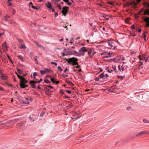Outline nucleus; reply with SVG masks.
<instances>
[{
	"mask_svg": "<svg viewBox=\"0 0 149 149\" xmlns=\"http://www.w3.org/2000/svg\"><path fill=\"white\" fill-rule=\"evenodd\" d=\"M65 60L68 62L69 63L72 64L73 65L78 64V62H77L78 60L77 58L74 57L69 58L68 59L65 58Z\"/></svg>",
	"mask_w": 149,
	"mask_h": 149,
	"instance_id": "obj_1",
	"label": "nucleus"
},
{
	"mask_svg": "<svg viewBox=\"0 0 149 149\" xmlns=\"http://www.w3.org/2000/svg\"><path fill=\"white\" fill-rule=\"evenodd\" d=\"M20 80V83L19 84V85L21 88H25L28 86V85H25V84L27 82V81L23 77Z\"/></svg>",
	"mask_w": 149,
	"mask_h": 149,
	"instance_id": "obj_2",
	"label": "nucleus"
},
{
	"mask_svg": "<svg viewBox=\"0 0 149 149\" xmlns=\"http://www.w3.org/2000/svg\"><path fill=\"white\" fill-rule=\"evenodd\" d=\"M87 51L88 52V54L89 56L91 57L93 56V54L92 55H91V52H92L91 50L90 49L89 50L87 51L85 47H82L79 51L80 53L81 54H83V53L84 52Z\"/></svg>",
	"mask_w": 149,
	"mask_h": 149,
	"instance_id": "obj_3",
	"label": "nucleus"
},
{
	"mask_svg": "<svg viewBox=\"0 0 149 149\" xmlns=\"http://www.w3.org/2000/svg\"><path fill=\"white\" fill-rule=\"evenodd\" d=\"M106 42L108 44L110 48L111 49L114 47L113 48L115 49L116 46H115L114 42H113L112 41L109 40H106Z\"/></svg>",
	"mask_w": 149,
	"mask_h": 149,
	"instance_id": "obj_4",
	"label": "nucleus"
},
{
	"mask_svg": "<svg viewBox=\"0 0 149 149\" xmlns=\"http://www.w3.org/2000/svg\"><path fill=\"white\" fill-rule=\"evenodd\" d=\"M125 59L124 57L122 56H117L116 58L115 59V61L116 62H119L120 61V60H123Z\"/></svg>",
	"mask_w": 149,
	"mask_h": 149,
	"instance_id": "obj_5",
	"label": "nucleus"
},
{
	"mask_svg": "<svg viewBox=\"0 0 149 149\" xmlns=\"http://www.w3.org/2000/svg\"><path fill=\"white\" fill-rule=\"evenodd\" d=\"M68 8L67 7H63L62 10V13L63 14V15L65 16L68 11Z\"/></svg>",
	"mask_w": 149,
	"mask_h": 149,
	"instance_id": "obj_6",
	"label": "nucleus"
},
{
	"mask_svg": "<svg viewBox=\"0 0 149 149\" xmlns=\"http://www.w3.org/2000/svg\"><path fill=\"white\" fill-rule=\"evenodd\" d=\"M148 134L149 133L148 132L146 131H143L141 132L140 133L136 134V136L137 137H140L144 134Z\"/></svg>",
	"mask_w": 149,
	"mask_h": 149,
	"instance_id": "obj_7",
	"label": "nucleus"
},
{
	"mask_svg": "<svg viewBox=\"0 0 149 149\" xmlns=\"http://www.w3.org/2000/svg\"><path fill=\"white\" fill-rule=\"evenodd\" d=\"M2 49L4 51L8 50V47L6 45V42H5L2 44Z\"/></svg>",
	"mask_w": 149,
	"mask_h": 149,
	"instance_id": "obj_8",
	"label": "nucleus"
},
{
	"mask_svg": "<svg viewBox=\"0 0 149 149\" xmlns=\"http://www.w3.org/2000/svg\"><path fill=\"white\" fill-rule=\"evenodd\" d=\"M141 0H136V2L134 1H132L130 4V5L132 6H136L137 5L138 3H139L141 1Z\"/></svg>",
	"mask_w": 149,
	"mask_h": 149,
	"instance_id": "obj_9",
	"label": "nucleus"
},
{
	"mask_svg": "<svg viewBox=\"0 0 149 149\" xmlns=\"http://www.w3.org/2000/svg\"><path fill=\"white\" fill-rule=\"evenodd\" d=\"M144 21L146 23V26L149 27V17H146L145 18Z\"/></svg>",
	"mask_w": 149,
	"mask_h": 149,
	"instance_id": "obj_10",
	"label": "nucleus"
},
{
	"mask_svg": "<svg viewBox=\"0 0 149 149\" xmlns=\"http://www.w3.org/2000/svg\"><path fill=\"white\" fill-rule=\"evenodd\" d=\"M46 6L49 9H52V5L49 2H47L45 4Z\"/></svg>",
	"mask_w": 149,
	"mask_h": 149,
	"instance_id": "obj_11",
	"label": "nucleus"
},
{
	"mask_svg": "<svg viewBox=\"0 0 149 149\" xmlns=\"http://www.w3.org/2000/svg\"><path fill=\"white\" fill-rule=\"evenodd\" d=\"M143 5L145 8L148 9L149 8V3L147 1H145L143 3Z\"/></svg>",
	"mask_w": 149,
	"mask_h": 149,
	"instance_id": "obj_12",
	"label": "nucleus"
},
{
	"mask_svg": "<svg viewBox=\"0 0 149 149\" xmlns=\"http://www.w3.org/2000/svg\"><path fill=\"white\" fill-rule=\"evenodd\" d=\"M100 79H105L107 78L104 73H102L100 75Z\"/></svg>",
	"mask_w": 149,
	"mask_h": 149,
	"instance_id": "obj_13",
	"label": "nucleus"
},
{
	"mask_svg": "<svg viewBox=\"0 0 149 149\" xmlns=\"http://www.w3.org/2000/svg\"><path fill=\"white\" fill-rule=\"evenodd\" d=\"M65 81L66 82V83L70 85L71 86H73V84H72V82L71 81H69V80L68 79H66Z\"/></svg>",
	"mask_w": 149,
	"mask_h": 149,
	"instance_id": "obj_14",
	"label": "nucleus"
},
{
	"mask_svg": "<svg viewBox=\"0 0 149 149\" xmlns=\"http://www.w3.org/2000/svg\"><path fill=\"white\" fill-rule=\"evenodd\" d=\"M147 33V32H145L144 33H143L142 34V38H143L144 40L145 41H146V33Z\"/></svg>",
	"mask_w": 149,
	"mask_h": 149,
	"instance_id": "obj_15",
	"label": "nucleus"
},
{
	"mask_svg": "<svg viewBox=\"0 0 149 149\" xmlns=\"http://www.w3.org/2000/svg\"><path fill=\"white\" fill-rule=\"evenodd\" d=\"M1 77L3 79L5 80H6L8 78L7 76H6L5 75H4L3 74H1Z\"/></svg>",
	"mask_w": 149,
	"mask_h": 149,
	"instance_id": "obj_16",
	"label": "nucleus"
},
{
	"mask_svg": "<svg viewBox=\"0 0 149 149\" xmlns=\"http://www.w3.org/2000/svg\"><path fill=\"white\" fill-rule=\"evenodd\" d=\"M17 57L21 61H24V58L22 56L19 55L17 56Z\"/></svg>",
	"mask_w": 149,
	"mask_h": 149,
	"instance_id": "obj_17",
	"label": "nucleus"
},
{
	"mask_svg": "<svg viewBox=\"0 0 149 149\" xmlns=\"http://www.w3.org/2000/svg\"><path fill=\"white\" fill-rule=\"evenodd\" d=\"M144 14V15H149V9H148V8L147 9L145 10Z\"/></svg>",
	"mask_w": 149,
	"mask_h": 149,
	"instance_id": "obj_18",
	"label": "nucleus"
},
{
	"mask_svg": "<svg viewBox=\"0 0 149 149\" xmlns=\"http://www.w3.org/2000/svg\"><path fill=\"white\" fill-rule=\"evenodd\" d=\"M139 58L140 60H145V59L146 58V56H143L142 57H141L140 56H139Z\"/></svg>",
	"mask_w": 149,
	"mask_h": 149,
	"instance_id": "obj_19",
	"label": "nucleus"
},
{
	"mask_svg": "<svg viewBox=\"0 0 149 149\" xmlns=\"http://www.w3.org/2000/svg\"><path fill=\"white\" fill-rule=\"evenodd\" d=\"M108 16V15H106L105 14H104L103 15L102 17H104L106 20H109V18L107 17Z\"/></svg>",
	"mask_w": 149,
	"mask_h": 149,
	"instance_id": "obj_20",
	"label": "nucleus"
},
{
	"mask_svg": "<svg viewBox=\"0 0 149 149\" xmlns=\"http://www.w3.org/2000/svg\"><path fill=\"white\" fill-rule=\"evenodd\" d=\"M38 47L41 48V49L45 50V48L44 47H43L42 46H41L39 44V43L37 45Z\"/></svg>",
	"mask_w": 149,
	"mask_h": 149,
	"instance_id": "obj_21",
	"label": "nucleus"
},
{
	"mask_svg": "<svg viewBox=\"0 0 149 149\" xmlns=\"http://www.w3.org/2000/svg\"><path fill=\"white\" fill-rule=\"evenodd\" d=\"M30 84L32 86V88H36V86L35 85V84H34V83H30Z\"/></svg>",
	"mask_w": 149,
	"mask_h": 149,
	"instance_id": "obj_22",
	"label": "nucleus"
},
{
	"mask_svg": "<svg viewBox=\"0 0 149 149\" xmlns=\"http://www.w3.org/2000/svg\"><path fill=\"white\" fill-rule=\"evenodd\" d=\"M10 15H7L6 16L5 18V20L7 21L8 19L10 18Z\"/></svg>",
	"mask_w": 149,
	"mask_h": 149,
	"instance_id": "obj_23",
	"label": "nucleus"
},
{
	"mask_svg": "<svg viewBox=\"0 0 149 149\" xmlns=\"http://www.w3.org/2000/svg\"><path fill=\"white\" fill-rule=\"evenodd\" d=\"M17 39L18 42H20L21 43H22L23 42V40L19 38H17Z\"/></svg>",
	"mask_w": 149,
	"mask_h": 149,
	"instance_id": "obj_24",
	"label": "nucleus"
},
{
	"mask_svg": "<svg viewBox=\"0 0 149 149\" xmlns=\"http://www.w3.org/2000/svg\"><path fill=\"white\" fill-rule=\"evenodd\" d=\"M17 71L20 74H22V71L20 69H17Z\"/></svg>",
	"mask_w": 149,
	"mask_h": 149,
	"instance_id": "obj_25",
	"label": "nucleus"
},
{
	"mask_svg": "<svg viewBox=\"0 0 149 149\" xmlns=\"http://www.w3.org/2000/svg\"><path fill=\"white\" fill-rule=\"evenodd\" d=\"M38 81H30L29 83H34V84H35L36 83H38Z\"/></svg>",
	"mask_w": 149,
	"mask_h": 149,
	"instance_id": "obj_26",
	"label": "nucleus"
},
{
	"mask_svg": "<svg viewBox=\"0 0 149 149\" xmlns=\"http://www.w3.org/2000/svg\"><path fill=\"white\" fill-rule=\"evenodd\" d=\"M143 121L144 123H149V121H148L147 120L144 119L143 120Z\"/></svg>",
	"mask_w": 149,
	"mask_h": 149,
	"instance_id": "obj_27",
	"label": "nucleus"
},
{
	"mask_svg": "<svg viewBox=\"0 0 149 149\" xmlns=\"http://www.w3.org/2000/svg\"><path fill=\"white\" fill-rule=\"evenodd\" d=\"M29 119L31 123L34 121V119H33L32 118L30 117L29 118Z\"/></svg>",
	"mask_w": 149,
	"mask_h": 149,
	"instance_id": "obj_28",
	"label": "nucleus"
},
{
	"mask_svg": "<svg viewBox=\"0 0 149 149\" xmlns=\"http://www.w3.org/2000/svg\"><path fill=\"white\" fill-rule=\"evenodd\" d=\"M50 80H51V81H52V82H53V83H56V81H55V79H54V78H51L50 79Z\"/></svg>",
	"mask_w": 149,
	"mask_h": 149,
	"instance_id": "obj_29",
	"label": "nucleus"
},
{
	"mask_svg": "<svg viewBox=\"0 0 149 149\" xmlns=\"http://www.w3.org/2000/svg\"><path fill=\"white\" fill-rule=\"evenodd\" d=\"M40 74L42 75L46 73L45 72V70H40Z\"/></svg>",
	"mask_w": 149,
	"mask_h": 149,
	"instance_id": "obj_30",
	"label": "nucleus"
},
{
	"mask_svg": "<svg viewBox=\"0 0 149 149\" xmlns=\"http://www.w3.org/2000/svg\"><path fill=\"white\" fill-rule=\"evenodd\" d=\"M44 81L47 83L50 84L51 82L47 79H45L44 80Z\"/></svg>",
	"mask_w": 149,
	"mask_h": 149,
	"instance_id": "obj_31",
	"label": "nucleus"
},
{
	"mask_svg": "<svg viewBox=\"0 0 149 149\" xmlns=\"http://www.w3.org/2000/svg\"><path fill=\"white\" fill-rule=\"evenodd\" d=\"M45 69L46 73H49L50 71L47 68H45Z\"/></svg>",
	"mask_w": 149,
	"mask_h": 149,
	"instance_id": "obj_32",
	"label": "nucleus"
},
{
	"mask_svg": "<svg viewBox=\"0 0 149 149\" xmlns=\"http://www.w3.org/2000/svg\"><path fill=\"white\" fill-rule=\"evenodd\" d=\"M26 48V47L24 45H21L20 46V48L21 49H25Z\"/></svg>",
	"mask_w": 149,
	"mask_h": 149,
	"instance_id": "obj_33",
	"label": "nucleus"
},
{
	"mask_svg": "<svg viewBox=\"0 0 149 149\" xmlns=\"http://www.w3.org/2000/svg\"><path fill=\"white\" fill-rule=\"evenodd\" d=\"M58 70L60 71H62V69H61V67H60V66H59L58 67Z\"/></svg>",
	"mask_w": 149,
	"mask_h": 149,
	"instance_id": "obj_34",
	"label": "nucleus"
},
{
	"mask_svg": "<svg viewBox=\"0 0 149 149\" xmlns=\"http://www.w3.org/2000/svg\"><path fill=\"white\" fill-rule=\"evenodd\" d=\"M51 64H52V65H54L55 66H56L57 65V64L56 63H55L54 62L52 61V62H51Z\"/></svg>",
	"mask_w": 149,
	"mask_h": 149,
	"instance_id": "obj_35",
	"label": "nucleus"
},
{
	"mask_svg": "<svg viewBox=\"0 0 149 149\" xmlns=\"http://www.w3.org/2000/svg\"><path fill=\"white\" fill-rule=\"evenodd\" d=\"M16 74H17V77L19 79H20H20H22L23 77H22L20 76L19 75L17 74V73H16Z\"/></svg>",
	"mask_w": 149,
	"mask_h": 149,
	"instance_id": "obj_36",
	"label": "nucleus"
},
{
	"mask_svg": "<svg viewBox=\"0 0 149 149\" xmlns=\"http://www.w3.org/2000/svg\"><path fill=\"white\" fill-rule=\"evenodd\" d=\"M57 7L60 10H61V5L60 4H58L57 6Z\"/></svg>",
	"mask_w": 149,
	"mask_h": 149,
	"instance_id": "obj_37",
	"label": "nucleus"
},
{
	"mask_svg": "<svg viewBox=\"0 0 149 149\" xmlns=\"http://www.w3.org/2000/svg\"><path fill=\"white\" fill-rule=\"evenodd\" d=\"M73 106V105L72 104V103L70 104H69L67 106V107H69V108H70L72 107Z\"/></svg>",
	"mask_w": 149,
	"mask_h": 149,
	"instance_id": "obj_38",
	"label": "nucleus"
},
{
	"mask_svg": "<svg viewBox=\"0 0 149 149\" xmlns=\"http://www.w3.org/2000/svg\"><path fill=\"white\" fill-rule=\"evenodd\" d=\"M23 103H24V104H29V103L30 102L29 101H28V102L27 101L26 102V101H25L24 100V101H23Z\"/></svg>",
	"mask_w": 149,
	"mask_h": 149,
	"instance_id": "obj_39",
	"label": "nucleus"
},
{
	"mask_svg": "<svg viewBox=\"0 0 149 149\" xmlns=\"http://www.w3.org/2000/svg\"><path fill=\"white\" fill-rule=\"evenodd\" d=\"M18 125L19 127H22L24 125V124L23 123H19Z\"/></svg>",
	"mask_w": 149,
	"mask_h": 149,
	"instance_id": "obj_40",
	"label": "nucleus"
},
{
	"mask_svg": "<svg viewBox=\"0 0 149 149\" xmlns=\"http://www.w3.org/2000/svg\"><path fill=\"white\" fill-rule=\"evenodd\" d=\"M145 61H146V62L149 61V57H147L146 56V58L145 59Z\"/></svg>",
	"mask_w": 149,
	"mask_h": 149,
	"instance_id": "obj_41",
	"label": "nucleus"
},
{
	"mask_svg": "<svg viewBox=\"0 0 149 149\" xmlns=\"http://www.w3.org/2000/svg\"><path fill=\"white\" fill-rule=\"evenodd\" d=\"M110 91L111 92H113L114 91L113 88V87H112L110 88Z\"/></svg>",
	"mask_w": 149,
	"mask_h": 149,
	"instance_id": "obj_42",
	"label": "nucleus"
},
{
	"mask_svg": "<svg viewBox=\"0 0 149 149\" xmlns=\"http://www.w3.org/2000/svg\"><path fill=\"white\" fill-rule=\"evenodd\" d=\"M37 56H35L34 57V60L35 61H36V63H38V61H37Z\"/></svg>",
	"mask_w": 149,
	"mask_h": 149,
	"instance_id": "obj_43",
	"label": "nucleus"
},
{
	"mask_svg": "<svg viewBox=\"0 0 149 149\" xmlns=\"http://www.w3.org/2000/svg\"><path fill=\"white\" fill-rule=\"evenodd\" d=\"M131 107H129L127 108L126 109L127 110L129 111V110H130V109H131Z\"/></svg>",
	"mask_w": 149,
	"mask_h": 149,
	"instance_id": "obj_44",
	"label": "nucleus"
},
{
	"mask_svg": "<svg viewBox=\"0 0 149 149\" xmlns=\"http://www.w3.org/2000/svg\"><path fill=\"white\" fill-rule=\"evenodd\" d=\"M44 112H42V113H41L40 115V116H41V117H42V116H44Z\"/></svg>",
	"mask_w": 149,
	"mask_h": 149,
	"instance_id": "obj_45",
	"label": "nucleus"
},
{
	"mask_svg": "<svg viewBox=\"0 0 149 149\" xmlns=\"http://www.w3.org/2000/svg\"><path fill=\"white\" fill-rule=\"evenodd\" d=\"M37 75V73L34 72L33 73V76L34 79H35V76Z\"/></svg>",
	"mask_w": 149,
	"mask_h": 149,
	"instance_id": "obj_46",
	"label": "nucleus"
},
{
	"mask_svg": "<svg viewBox=\"0 0 149 149\" xmlns=\"http://www.w3.org/2000/svg\"><path fill=\"white\" fill-rule=\"evenodd\" d=\"M95 79L96 81H98L99 80V78L98 77H96Z\"/></svg>",
	"mask_w": 149,
	"mask_h": 149,
	"instance_id": "obj_47",
	"label": "nucleus"
},
{
	"mask_svg": "<svg viewBox=\"0 0 149 149\" xmlns=\"http://www.w3.org/2000/svg\"><path fill=\"white\" fill-rule=\"evenodd\" d=\"M47 86V87H49L50 88H53V87L50 86V85H48V86Z\"/></svg>",
	"mask_w": 149,
	"mask_h": 149,
	"instance_id": "obj_48",
	"label": "nucleus"
},
{
	"mask_svg": "<svg viewBox=\"0 0 149 149\" xmlns=\"http://www.w3.org/2000/svg\"><path fill=\"white\" fill-rule=\"evenodd\" d=\"M73 39L72 38H71L70 41V43L72 44V42L73 41Z\"/></svg>",
	"mask_w": 149,
	"mask_h": 149,
	"instance_id": "obj_49",
	"label": "nucleus"
},
{
	"mask_svg": "<svg viewBox=\"0 0 149 149\" xmlns=\"http://www.w3.org/2000/svg\"><path fill=\"white\" fill-rule=\"evenodd\" d=\"M31 7L34 9H37V8L35 6H33V5H32L31 6Z\"/></svg>",
	"mask_w": 149,
	"mask_h": 149,
	"instance_id": "obj_50",
	"label": "nucleus"
},
{
	"mask_svg": "<svg viewBox=\"0 0 149 149\" xmlns=\"http://www.w3.org/2000/svg\"><path fill=\"white\" fill-rule=\"evenodd\" d=\"M66 91L69 94H70L71 93V92L69 90H67Z\"/></svg>",
	"mask_w": 149,
	"mask_h": 149,
	"instance_id": "obj_51",
	"label": "nucleus"
},
{
	"mask_svg": "<svg viewBox=\"0 0 149 149\" xmlns=\"http://www.w3.org/2000/svg\"><path fill=\"white\" fill-rule=\"evenodd\" d=\"M108 3L109 4H110L112 5H113V2H108Z\"/></svg>",
	"mask_w": 149,
	"mask_h": 149,
	"instance_id": "obj_52",
	"label": "nucleus"
},
{
	"mask_svg": "<svg viewBox=\"0 0 149 149\" xmlns=\"http://www.w3.org/2000/svg\"><path fill=\"white\" fill-rule=\"evenodd\" d=\"M77 66H76L75 67L76 68H79L80 67V66L78 64L77 65Z\"/></svg>",
	"mask_w": 149,
	"mask_h": 149,
	"instance_id": "obj_53",
	"label": "nucleus"
},
{
	"mask_svg": "<svg viewBox=\"0 0 149 149\" xmlns=\"http://www.w3.org/2000/svg\"><path fill=\"white\" fill-rule=\"evenodd\" d=\"M107 53V52H104L103 53H102L101 54V55H102L103 54H106Z\"/></svg>",
	"mask_w": 149,
	"mask_h": 149,
	"instance_id": "obj_54",
	"label": "nucleus"
},
{
	"mask_svg": "<svg viewBox=\"0 0 149 149\" xmlns=\"http://www.w3.org/2000/svg\"><path fill=\"white\" fill-rule=\"evenodd\" d=\"M107 70L110 73H111L113 71V70H110V69L109 68Z\"/></svg>",
	"mask_w": 149,
	"mask_h": 149,
	"instance_id": "obj_55",
	"label": "nucleus"
},
{
	"mask_svg": "<svg viewBox=\"0 0 149 149\" xmlns=\"http://www.w3.org/2000/svg\"><path fill=\"white\" fill-rule=\"evenodd\" d=\"M8 4L9 6H11L12 3H10V2H8Z\"/></svg>",
	"mask_w": 149,
	"mask_h": 149,
	"instance_id": "obj_56",
	"label": "nucleus"
},
{
	"mask_svg": "<svg viewBox=\"0 0 149 149\" xmlns=\"http://www.w3.org/2000/svg\"><path fill=\"white\" fill-rule=\"evenodd\" d=\"M24 100L25 101H26H26H27V102H28V101H29V99H28V98H24Z\"/></svg>",
	"mask_w": 149,
	"mask_h": 149,
	"instance_id": "obj_57",
	"label": "nucleus"
},
{
	"mask_svg": "<svg viewBox=\"0 0 149 149\" xmlns=\"http://www.w3.org/2000/svg\"><path fill=\"white\" fill-rule=\"evenodd\" d=\"M29 4V6H31L32 5H33V3L31 2H30Z\"/></svg>",
	"mask_w": 149,
	"mask_h": 149,
	"instance_id": "obj_58",
	"label": "nucleus"
},
{
	"mask_svg": "<svg viewBox=\"0 0 149 149\" xmlns=\"http://www.w3.org/2000/svg\"><path fill=\"white\" fill-rule=\"evenodd\" d=\"M42 81V79H40L39 81H38V83H40V82H41Z\"/></svg>",
	"mask_w": 149,
	"mask_h": 149,
	"instance_id": "obj_59",
	"label": "nucleus"
},
{
	"mask_svg": "<svg viewBox=\"0 0 149 149\" xmlns=\"http://www.w3.org/2000/svg\"><path fill=\"white\" fill-rule=\"evenodd\" d=\"M7 57L9 59V60H10L11 61H12V60H11V58L10 57V56H9L8 55H7Z\"/></svg>",
	"mask_w": 149,
	"mask_h": 149,
	"instance_id": "obj_60",
	"label": "nucleus"
},
{
	"mask_svg": "<svg viewBox=\"0 0 149 149\" xmlns=\"http://www.w3.org/2000/svg\"><path fill=\"white\" fill-rule=\"evenodd\" d=\"M58 15V13H55L54 15L55 17H56Z\"/></svg>",
	"mask_w": 149,
	"mask_h": 149,
	"instance_id": "obj_61",
	"label": "nucleus"
},
{
	"mask_svg": "<svg viewBox=\"0 0 149 149\" xmlns=\"http://www.w3.org/2000/svg\"><path fill=\"white\" fill-rule=\"evenodd\" d=\"M112 54V52H109L108 53V55L110 56V55Z\"/></svg>",
	"mask_w": 149,
	"mask_h": 149,
	"instance_id": "obj_62",
	"label": "nucleus"
},
{
	"mask_svg": "<svg viewBox=\"0 0 149 149\" xmlns=\"http://www.w3.org/2000/svg\"><path fill=\"white\" fill-rule=\"evenodd\" d=\"M135 26L134 25H132V26H131V28L132 29H134L135 28Z\"/></svg>",
	"mask_w": 149,
	"mask_h": 149,
	"instance_id": "obj_63",
	"label": "nucleus"
},
{
	"mask_svg": "<svg viewBox=\"0 0 149 149\" xmlns=\"http://www.w3.org/2000/svg\"><path fill=\"white\" fill-rule=\"evenodd\" d=\"M67 4L68 5H70L72 3H71L70 2H69L68 1V3H67Z\"/></svg>",
	"mask_w": 149,
	"mask_h": 149,
	"instance_id": "obj_64",
	"label": "nucleus"
}]
</instances>
